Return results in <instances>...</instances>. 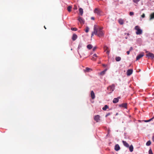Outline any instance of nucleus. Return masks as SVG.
<instances>
[{
    "label": "nucleus",
    "mask_w": 154,
    "mask_h": 154,
    "mask_svg": "<svg viewBox=\"0 0 154 154\" xmlns=\"http://www.w3.org/2000/svg\"><path fill=\"white\" fill-rule=\"evenodd\" d=\"M103 28L100 27H96L95 26L94 27V31L92 32L91 35L92 36L93 34L97 35L99 37H101L104 36V33L102 31Z\"/></svg>",
    "instance_id": "f257e3e1"
},
{
    "label": "nucleus",
    "mask_w": 154,
    "mask_h": 154,
    "mask_svg": "<svg viewBox=\"0 0 154 154\" xmlns=\"http://www.w3.org/2000/svg\"><path fill=\"white\" fill-rule=\"evenodd\" d=\"M135 29L137 31L136 32V34L137 35L141 34L142 32V30L140 28V27L138 26H135Z\"/></svg>",
    "instance_id": "f03ea898"
},
{
    "label": "nucleus",
    "mask_w": 154,
    "mask_h": 154,
    "mask_svg": "<svg viewBox=\"0 0 154 154\" xmlns=\"http://www.w3.org/2000/svg\"><path fill=\"white\" fill-rule=\"evenodd\" d=\"M115 89V86L113 85L109 86L107 89L108 90V93L110 94L114 91Z\"/></svg>",
    "instance_id": "7ed1b4c3"
},
{
    "label": "nucleus",
    "mask_w": 154,
    "mask_h": 154,
    "mask_svg": "<svg viewBox=\"0 0 154 154\" xmlns=\"http://www.w3.org/2000/svg\"><path fill=\"white\" fill-rule=\"evenodd\" d=\"M78 20L82 25H83L85 23L84 20L80 17H79L78 18Z\"/></svg>",
    "instance_id": "20e7f679"
},
{
    "label": "nucleus",
    "mask_w": 154,
    "mask_h": 154,
    "mask_svg": "<svg viewBox=\"0 0 154 154\" xmlns=\"http://www.w3.org/2000/svg\"><path fill=\"white\" fill-rule=\"evenodd\" d=\"M94 119L97 122H99L100 120V116L99 115L94 116Z\"/></svg>",
    "instance_id": "39448f33"
},
{
    "label": "nucleus",
    "mask_w": 154,
    "mask_h": 154,
    "mask_svg": "<svg viewBox=\"0 0 154 154\" xmlns=\"http://www.w3.org/2000/svg\"><path fill=\"white\" fill-rule=\"evenodd\" d=\"M94 13L97 14V15H100V11L98 8H96L94 10Z\"/></svg>",
    "instance_id": "423d86ee"
},
{
    "label": "nucleus",
    "mask_w": 154,
    "mask_h": 154,
    "mask_svg": "<svg viewBox=\"0 0 154 154\" xmlns=\"http://www.w3.org/2000/svg\"><path fill=\"white\" fill-rule=\"evenodd\" d=\"M144 53H142L138 55L136 57V60H138L144 56Z\"/></svg>",
    "instance_id": "0eeeda50"
},
{
    "label": "nucleus",
    "mask_w": 154,
    "mask_h": 154,
    "mask_svg": "<svg viewBox=\"0 0 154 154\" xmlns=\"http://www.w3.org/2000/svg\"><path fill=\"white\" fill-rule=\"evenodd\" d=\"M127 103H123L119 105L120 107H122L125 108H127Z\"/></svg>",
    "instance_id": "6e6552de"
},
{
    "label": "nucleus",
    "mask_w": 154,
    "mask_h": 154,
    "mask_svg": "<svg viewBox=\"0 0 154 154\" xmlns=\"http://www.w3.org/2000/svg\"><path fill=\"white\" fill-rule=\"evenodd\" d=\"M120 98V97H118L117 98H114L113 101L112 102L114 103H116L118 102L119 99Z\"/></svg>",
    "instance_id": "1a4fd4ad"
},
{
    "label": "nucleus",
    "mask_w": 154,
    "mask_h": 154,
    "mask_svg": "<svg viewBox=\"0 0 154 154\" xmlns=\"http://www.w3.org/2000/svg\"><path fill=\"white\" fill-rule=\"evenodd\" d=\"M146 55L148 57H151L152 59L154 58V54L152 53H148L146 54Z\"/></svg>",
    "instance_id": "9d476101"
},
{
    "label": "nucleus",
    "mask_w": 154,
    "mask_h": 154,
    "mask_svg": "<svg viewBox=\"0 0 154 154\" xmlns=\"http://www.w3.org/2000/svg\"><path fill=\"white\" fill-rule=\"evenodd\" d=\"M133 70L132 69H128L127 72V75L129 76L131 75L132 73Z\"/></svg>",
    "instance_id": "9b49d317"
},
{
    "label": "nucleus",
    "mask_w": 154,
    "mask_h": 154,
    "mask_svg": "<svg viewBox=\"0 0 154 154\" xmlns=\"http://www.w3.org/2000/svg\"><path fill=\"white\" fill-rule=\"evenodd\" d=\"M91 98L92 99H94L95 98V94H94V92L93 91H91Z\"/></svg>",
    "instance_id": "f8f14e48"
},
{
    "label": "nucleus",
    "mask_w": 154,
    "mask_h": 154,
    "mask_svg": "<svg viewBox=\"0 0 154 154\" xmlns=\"http://www.w3.org/2000/svg\"><path fill=\"white\" fill-rule=\"evenodd\" d=\"M77 35L75 34H74L72 35V39L73 41H75L77 39Z\"/></svg>",
    "instance_id": "ddd939ff"
},
{
    "label": "nucleus",
    "mask_w": 154,
    "mask_h": 154,
    "mask_svg": "<svg viewBox=\"0 0 154 154\" xmlns=\"http://www.w3.org/2000/svg\"><path fill=\"white\" fill-rule=\"evenodd\" d=\"M122 142L124 146L127 147H129V145L126 141L123 140Z\"/></svg>",
    "instance_id": "4468645a"
},
{
    "label": "nucleus",
    "mask_w": 154,
    "mask_h": 154,
    "mask_svg": "<svg viewBox=\"0 0 154 154\" xmlns=\"http://www.w3.org/2000/svg\"><path fill=\"white\" fill-rule=\"evenodd\" d=\"M120 149V146H119L118 144H116L115 146V149L116 151H118Z\"/></svg>",
    "instance_id": "2eb2a0df"
},
{
    "label": "nucleus",
    "mask_w": 154,
    "mask_h": 154,
    "mask_svg": "<svg viewBox=\"0 0 154 154\" xmlns=\"http://www.w3.org/2000/svg\"><path fill=\"white\" fill-rule=\"evenodd\" d=\"M91 71H92L91 69L88 67H86L85 69L84 70L85 72H89Z\"/></svg>",
    "instance_id": "dca6fc26"
},
{
    "label": "nucleus",
    "mask_w": 154,
    "mask_h": 154,
    "mask_svg": "<svg viewBox=\"0 0 154 154\" xmlns=\"http://www.w3.org/2000/svg\"><path fill=\"white\" fill-rule=\"evenodd\" d=\"M119 23L121 25H122L124 23V20L122 19H119L118 20Z\"/></svg>",
    "instance_id": "f3484780"
},
{
    "label": "nucleus",
    "mask_w": 154,
    "mask_h": 154,
    "mask_svg": "<svg viewBox=\"0 0 154 154\" xmlns=\"http://www.w3.org/2000/svg\"><path fill=\"white\" fill-rule=\"evenodd\" d=\"M153 19H154V13H153L150 14L149 20H151Z\"/></svg>",
    "instance_id": "a211bd4d"
},
{
    "label": "nucleus",
    "mask_w": 154,
    "mask_h": 154,
    "mask_svg": "<svg viewBox=\"0 0 154 154\" xmlns=\"http://www.w3.org/2000/svg\"><path fill=\"white\" fill-rule=\"evenodd\" d=\"M129 149L131 152H132L133 151V146L132 145H131L130 146H129Z\"/></svg>",
    "instance_id": "6ab92c4d"
},
{
    "label": "nucleus",
    "mask_w": 154,
    "mask_h": 154,
    "mask_svg": "<svg viewBox=\"0 0 154 154\" xmlns=\"http://www.w3.org/2000/svg\"><path fill=\"white\" fill-rule=\"evenodd\" d=\"M79 11L81 15L82 16L83 14V10L81 8H80L79 9Z\"/></svg>",
    "instance_id": "aec40b11"
},
{
    "label": "nucleus",
    "mask_w": 154,
    "mask_h": 154,
    "mask_svg": "<svg viewBox=\"0 0 154 154\" xmlns=\"http://www.w3.org/2000/svg\"><path fill=\"white\" fill-rule=\"evenodd\" d=\"M106 70H107V69H105L104 71L101 72L100 73V74L101 75H104L105 74V73L106 72Z\"/></svg>",
    "instance_id": "412c9836"
},
{
    "label": "nucleus",
    "mask_w": 154,
    "mask_h": 154,
    "mask_svg": "<svg viewBox=\"0 0 154 154\" xmlns=\"http://www.w3.org/2000/svg\"><path fill=\"white\" fill-rule=\"evenodd\" d=\"M108 108H109L108 106L107 105H105L104 107H103V108L102 109L104 110H106L107 109H108Z\"/></svg>",
    "instance_id": "4be33fe9"
},
{
    "label": "nucleus",
    "mask_w": 154,
    "mask_h": 154,
    "mask_svg": "<svg viewBox=\"0 0 154 154\" xmlns=\"http://www.w3.org/2000/svg\"><path fill=\"white\" fill-rule=\"evenodd\" d=\"M121 60V58L119 57H117L116 58V61H119Z\"/></svg>",
    "instance_id": "5701e85b"
},
{
    "label": "nucleus",
    "mask_w": 154,
    "mask_h": 154,
    "mask_svg": "<svg viewBox=\"0 0 154 154\" xmlns=\"http://www.w3.org/2000/svg\"><path fill=\"white\" fill-rule=\"evenodd\" d=\"M72 7L71 6H69L67 8L68 11L69 12H70L71 11V9H72Z\"/></svg>",
    "instance_id": "b1692460"
},
{
    "label": "nucleus",
    "mask_w": 154,
    "mask_h": 154,
    "mask_svg": "<svg viewBox=\"0 0 154 154\" xmlns=\"http://www.w3.org/2000/svg\"><path fill=\"white\" fill-rule=\"evenodd\" d=\"M87 48L88 49H90L92 48V46L91 45L89 44L87 46Z\"/></svg>",
    "instance_id": "393cba45"
},
{
    "label": "nucleus",
    "mask_w": 154,
    "mask_h": 154,
    "mask_svg": "<svg viewBox=\"0 0 154 154\" xmlns=\"http://www.w3.org/2000/svg\"><path fill=\"white\" fill-rule=\"evenodd\" d=\"M104 49L105 50V51H106L108 50V48L106 46H104Z\"/></svg>",
    "instance_id": "a878e982"
},
{
    "label": "nucleus",
    "mask_w": 154,
    "mask_h": 154,
    "mask_svg": "<svg viewBox=\"0 0 154 154\" xmlns=\"http://www.w3.org/2000/svg\"><path fill=\"white\" fill-rule=\"evenodd\" d=\"M151 141L150 140H149L146 143V145L147 146H149L151 144Z\"/></svg>",
    "instance_id": "bb28decb"
},
{
    "label": "nucleus",
    "mask_w": 154,
    "mask_h": 154,
    "mask_svg": "<svg viewBox=\"0 0 154 154\" xmlns=\"http://www.w3.org/2000/svg\"><path fill=\"white\" fill-rule=\"evenodd\" d=\"M71 29L72 30L75 31H77V29L76 28H73V27H72V28H71Z\"/></svg>",
    "instance_id": "cd10ccee"
},
{
    "label": "nucleus",
    "mask_w": 154,
    "mask_h": 154,
    "mask_svg": "<svg viewBox=\"0 0 154 154\" xmlns=\"http://www.w3.org/2000/svg\"><path fill=\"white\" fill-rule=\"evenodd\" d=\"M89 30V28L88 26H87L86 28V29H85V32H86L87 33V32H88Z\"/></svg>",
    "instance_id": "c85d7f7f"
},
{
    "label": "nucleus",
    "mask_w": 154,
    "mask_h": 154,
    "mask_svg": "<svg viewBox=\"0 0 154 154\" xmlns=\"http://www.w3.org/2000/svg\"><path fill=\"white\" fill-rule=\"evenodd\" d=\"M140 0H133V2H134L137 4L138 2H139Z\"/></svg>",
    "instance_id": "c756f323"
},
{
    "label": "nucleus",
    "mask_w": 154,
    "mask_h": 154,
    "mask_svg": "<svg viewBox=\"0 0 154 154\" xmlns=\"http://www.w3.org/2000/svg\"><path fill=\"white\" fill-rule=\"evenodd\" d=\"M149 154H153L152 152V149H149Z\"/></svg>",
    "instance_id": "7c9ffc66"
},
{
    "label": "nucleus",
    "mask_w": 154,
    "mask_h": 154,
    "mask_svg": "<svg viewBox=\"0 0 154 154\" xmlns=\"http://www.w3.org/2000/svg\"><path fill=\"white\" fill-rule=\"evenodd\" d=\"M152 119L151 118V119H150L148 120H145V122H149L150 121H151V120H152Z\"/></svg>",
    "instance_id": "2f4dec72"
},
{
    "label": "nucleus",
    "mask_w": 154,
    "mask_h": 154,
    "mask_svg": "<svg viewBox=\"0 0 154 154\" xmlns=\"http://www.w3.org/2000/svg\"><path fill=\"white\" fill-rule=\"evenodd\" d=\"M73 9L74 10H77V6L76 5H74V7L73 8Z\"/></svg>",
    "instance_id": "473e14b6"
},
{
    "label": "nucleus",
    "mask_w": 154,
    "mask_h": 154,
    "mask_svg": "<svg viewBox=\"0 0 154 154\" xmlns=\"http://www.w3.org/2000/svg\"><path fill=\"white\" fill-rule=\"evenodd\" d=\"M111 114V113H107V114L106 115V116H105V117H107L108 116H109L110 115V114Z\"/></svg>",
    "instance_id": "72a5a7b5"
},
{
    "label": "nucleus",
    "mask_w": 154,
    "mask_h": 154,
    "mask_svg": "<svg viewBox=\"0 0 154 154\" xmlns=\"http://www.w3.org/2000/svg\"><path fill=\"white\" fill-rule=\"evenodd\" d=\"M134 13L133 12H130L129 14L131 16L133 15H134Z\"/></svg>",
    "instance_id": "f704fd0d"
},
{
    "label": "nucleus",
    "mask_w": 154,
    "mask_h": 154,
    "mask_svg": "<svg viewBox=\"0 0 154 154\" xmlns=\"http://www.w3.org/2000/svg\"><path fill=\"white\" fill-rule=\"evenodd\" d=\"M145 14L144 13H143L142 15L141 16V17L142 18H144L145 17Z\"/></svg>",
    "instance_id": "c9c22d12"
},
{
    "label": "nucleus",
    "mask_w": 154,
    "mask_h": 154,
    "mask_svg": "<svg viewBox=\"0 0 154 154\" xmlns=\"http://www.w3.org/2000/svg\"><path fill=\"white\" fill-rule=\"evenodd\" d=\"M91 60L93 61H95L96 60V59L94 57H93L91 59Z\"/></svg>",
    "instance_id": "e433bc0d"
},
{
    "label": "nucleus",
    "mask_w": 154,
    "mask_h": 154,
    "mask_svg": "<svg viewBox=\"0 0 154 154\" xmlns=\"http://www.w3.org/2000/svg\"><path fill=\"white\" fill-rule=\"evenodd\" d=\"M97 48V47H94L93 49V51H95Z\"/></svg>",
    "instance_id": "4c0bfd02"
},
{
    "label": "nucleus",
    "mask_w": 154,
    "mask_h": 154,
    "mask_svg": "<svg viewBox=\"0 0 154 154\" xmlns=\"http://www.w3.org/2000/svg\"><path fill=\"white\" fill-rule=\"evenodd\" d=\"M109 50H107L106 51V53L107 54H108V55L109 54Z\"/></svg>",
    "instance_id": "58836bf2"
},
{
    "label": "nucleus",
    "mask_w": 154,
    "mask_h": 154,
    "mask_svg": "<svg viewBox=\"0 0 154 154\" xmlns=\"http://www.w3.org/2000/svg\"><path fill=\"white\" fill-rule=\"evenodd\" d=\"M93 56L94 57H97L98 56H97V54H94V55H93Z\"/></svg>",
    "instance_id": "ea45409f"
},
{
    "label": "nucleus",
    "mask_w": 154,
    "mask_h": 154,
    "mask_svg": "<svg viewBox=\"0 0 154 154\" xmlns=\"http://www.w3.org/2000/svg\"><path fill=\"white\" fill-rule=\"evenodd\" d=\"M130 51H128L127 52V53L128 55H129L130 54Z\"/></svg>",
    "instance_id": "a19ab883"
},
{
    "label": "nucleus",
    "mask_w": 154,
    "mask_h": 154,
    "mask_svg": "<svg viewBox=\"0 0 154 154\" xmlns=\"http://www.w3.org/2000/svg\"><path fill=\"white\" fill-rule=\"evenodd\" d=\"M133 50V48L132 47H131L130 48V49L129 50V51H132Z\"/></svg>",
    "instance_id": "79ce46f5"
},
{
    "label": "nucleus",
    "mask_w": 154,
    "mask_h": 154,
    "mask_svg": "<svg viewBox=\"0 0 154 154\" xmlns=\"http://www.w3.org/2000/svg\"><path fill=\"white\" fill-rule=\"evenodd\" d=\"M152 140L154 142V136L152 137Z\"/></svg>",
    "instance_id": "37998d69"
},
{
    "label": "nucleus",
    "mask_w": 154,
    "mask_h": 154,
    "mask_svg": "<svg viewBox=\"0 0 154 154\" xmlns=\"http://www.w3.org/2000/svg\"><path fill=\"white\" fill-rule=\"evenodd\" d=\"M91 20H94V18L93 17H91Z\"/></svg>",
    "instance_id": "c03bdc74"
},
{
    "label": "nucleus",
    "mask_w": 154,
    "mask_h": 154,
    "mask_svg": "<svg viewBox=\"0 0 154 154\" xmlns=\"http://www.w3.org/2000/svg\"><path fill=\"white\" fill-rule=\"evenodd\" d=\"M102 65L104 67H106V65L104 64H103Z\"/></svg>",
    "instance_id": "a18cd8bd"
},
{
    "label": "nucleus",
    "mask_w": 154,
    "mask_h": 154,
    "mask_svg": "<svg viewBox=\"0 0 154 154\" xmlns=\"http://www.w3.org/2000/svg\"><path fill=\"white\" fill-rule=\"evenodd\" d=\"M151 119H152V120H153V119H154V115L153 117L152 118H151Z\"/></svg>",
    "instance_id": "49530a36"
},
{
    "label": "nucleus",
    "mask_w": 154,
    "mask_h": 154,
    "mask_svg": "<svg viewBox=\"0 0 154 154\" xmlns=\"http://www.w3.org/2000/svg\"><path fill=\"white\" fill-rule=\"evenodd\" d=\"M44 27L45 28V29H46V27H45V26H44Z\"/></svg>",
    "instance_id": "de8ad7c7"
},
{
    "label": "nucleus",
    "mask_w": 154,
    "mask_h": 154,
    "mask_svg": "<svg viewBox=\"0 0 154 154\" xmlns=\"http://www.w3.org/2000/svg\"><path fill=\"white\" fill-rule=\"evenodd\" d=\"M146 53H147V54H148V51H146Z\"/></svg>",
    "instance_id": "09e8293b"
},
{
    "label": "nucleus",
    "mask_w": 154,
    "mask_h": 154,
    "mask_svg": "<svg viewBox=\"0 0 154 154\" xmlns=\"http://www.w3.org/2000/svg\"><path fill=\"white\" fill-rule=\"evenodd\" d=\"M118 114V113H116V115H117Z\"/></svg>",
    "instance_id": "8fccbe9b"
}]
</instances>
